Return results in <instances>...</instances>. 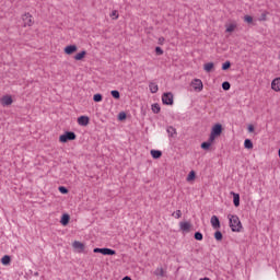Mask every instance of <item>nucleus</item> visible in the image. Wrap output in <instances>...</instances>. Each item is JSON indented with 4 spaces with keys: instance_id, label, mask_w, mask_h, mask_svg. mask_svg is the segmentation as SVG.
<instances>
[{
    "instance_id": "f257e3e1",
    "label": "nucleus",
    "mask_w": 280,
    "mask_h": 280,
    "mask_svg": "<svg viewBox=\"0 0 280 280\" xmlns=\"http://www.w3.org/2000/svg\"><path fill=\"white\" fill-rule=\"evenodd\" d=\"M228 220L230 222V229L233 233H242V221H240V217L237 214H229Z\"/></svg>"
},
{
    "instance_id": "f03ea898",
    "label": "nucleus",
    "mask_w": 280,
    "mask_h": 280,
    "mask_svg": "<svg viewBox=\"0 0 280 280\" xmlns=\"http://www.w3.org/2000/svg\"><path fill=\"white\" fill-rule=\"evenodd\" d=\"M75 139H78V136L73 131H66L59 137L60 143H68V141H75Z\"/></svg>"
},
{
    "instance_id": "7ed1b4c3",
    "label": "nucleus",
    "mask_w": 280,
    "mask_h": 280,
    "mask_svg": "<svg viewBox=\"0 0 280 280\" xmlns=\"http://www.w3.org/2000/svg\"><path fill=\"white\" fill-rule=\"evenodd\" d=\"M162 103L165 106H173L174 105V94L172 92H166L162 95Z\"/></svg>"
},
{
    "instance_id": "20e7f679",
    "label": "nucleus",
    "mask_w": 280,
    "mask_h": 280,
    "mask_svg": "<svg viewBox=\"0 0 280 280\" xmlns=\"http://www.w3.org/2000/svg\"><path fill=\"white\" fill-rule=\"evenodd\" d=\"M93 253H101V255H107V256H113V255H117V252L115 249H110L108 247H95L93 249Z\"/></svg>"
},
{
    "instance_id": "39448f33",
    "label": "nucleus",
    "mask_w": 280,
    "mask_h": 280,
    "mask_svg": "<svg viewBox=\"0 0 280 280\" xmlns=\"http://www.w3.org/2000/svg\"><path fill=\"white\" fill-rule=\"evenodd\" d=\"M22 21L24 23V27H32V25H34V20L28 12L22 15Z\"/></svg>"
},
{
    "instance_id": "423d86ee",
    "label": "nucleus",
    "mask_w": 280,
    "mask_h": 280,
    "mask_svg": "<svg viewBox=\"0 0 280 280\" xmlns=\"http://www.w3.org/2000/svg\"><path fill=\"white\" fill-rule=\"evenodd\" d=\"M191 86H192L194 91H197L198 93H200V91H202V89H205V85L202 84V80H200V79H194L191 81Z\"/></svg>"
},
{
    "instance_id": "0eeeda50",
    "label": "nucleus",
    "mask_w": 280,
    "mask_h": 280,
    "mask_svg": "<svg viewBox=\"0 0 280 280\" xmlns=\"http://www.w3.org/2000/svg\"><path fill=\"white\" fill-rule=\"evenodd\" d=\"M222 124H215L211 129V135H214L215 137H220L222 135Z\"/></svg>"
},
{
    "instance_id": "6e6552de",
    "label": "nucleus",
    "mask_w": 280,
    "mask_h": 280,
    "mask_svg": "<svg viewBox=\"0 0 280 280\" xmlns=\"http://www.w3.org/2000/svg\"><path fill=\"white\" fill-rule=\"evenodd\" d=\"M210 224L212 226V229H220V218H218V215H212L211 219H210Z\"/></svg>"
},
{
    "instance_id": "1a4fd4ad",
    "label": "nucleus",
    "mask_w": 280,
    "mask_h": 280,
    "mask_svg": "<svg viewBox=\"0 0 280 280\" xmlns=\"http://www.w3.org/2000/svg\"><path fill=\"white\" fill-rule=\"evenodd\" d=\"M72 246L78 250V253H84V248H86V246L80 241H74Z\"/></svg>"
},
{
    "instance_id": "9d476101",
    "label": "nucleus",
    "mask_w": 280,
    "mask_h": 280,
    "mask_svg": "<svg viewBox=\"0 0 280 280\" xmlns=\"http://www.w3.org/2000/svg\"><path fill=\"white\" fill-rule=\"evenodd\" d=\"M75 51H78V46L75 45H69L65 47V54H67V56H71V54H75Z\"/></svg>"
},
{
    "instance_id": "9b49d317",
    "label": "nucleus",
    "mask_w": 280,
    "mask_h": 280,
    "mask_svg": "<svg viewBox=\"0 0 280 280\" xmlns=\"http://www.w3.org/2000/svg\"><path fill=\"white\" fill-rule=\"evenodd\" d=\"M14 101L12 100V96H10V95H5V96H3L2 98H1V104H2V106H12V103H13Z\"/></svg>"
},
{
    "instance_id": "f8f14e48",
    "label": "nucleus",
    "mask_w": 280,
    "mask_h": 280,
    "mask_svg": "<svg viewBox=\"0 0 280 280\" xmlns=\"http://www.w3.org/2000/svg\"><path fill=\"white\" fill-rule=\"evenodd\" d=\"M90 121H91V118H89V116H80L78 118L79 126H89Z\"/></svg>"
},
{
    "instance_id": "ddd939ff",
    "label": "nucleus",
    "mask_w": 280,
    "mask_h": 280,
    "mask_svg": "<svg viewBox=\"0 0 280 280\" xmlns=\"http://www.w3.org/2000/svg\"><path fill=\"white\" fill-rule=\"evenodd\" d=\"M271 89H272V91H276L277 93H279V91H280V78H276V79L272 80Z\"/></svg>"
},
{
    "instance_id": "4468645a",
    "label": "nucleus",
    "mask_w": 280,
    "mask_h": 280,
    "mask_svg": "<svg viewBox=\"0 0 280 280\" xmlns=\"http://www.w3.org/2000/svg\"><path fill=\"white\" fill-rule=\"evenodd\" d=\"M179 228L182 231H184L185 233H189V230L191 229V223L189 222H180L179 223Z\"/></svg>"
},
{
    "instance_id": "2eb2a0df",
    "label": "nucleus",
    "mask_w": 280,
    "mask_h": 280,
    "mask_svg": "<svg viewBox=\"0 0 280 280\" xmlns=\"http://www.w3.org/2000/svg\"><path fill=\"white\" fill-rule=\"evenodd\" d=\"M70 220H71V217L69 214L65 213V214L61 215L60 224L62 226H67L69 224Z\"/></svg>"
},
{
    "instance_id": "dca6fc26",
    "label": "nucleus",
    "mask_w": 280,
    "mask_h": 280,
    "mask_svg": "<svg viewBox=\"0 0 280 280\" xmlns=\"http://www.w3.org/2000/svg\"><path fill=\"white\" fill-rule=\"evenodd\" d=\"M214 68H215V63L213 62H208L203 65V70L206 73H211V71H213Z\"/></svg>"
},
{
    "instance_id": "f3484780",
    "label": "nucleus",
    "mask_w": 280,
    "mask_h": 280,
    "mask_svg": "<svg viewBox=\"0 0 280 280\" xmlns=\"http://www.w3.org/2000/svg\"><path fill=\"white\" fill-rule=\"evenodd\" d=\"M11 262H12V257H10V255H4L1 258L2 266H10Z\"/></svg>"
},
{
    "instance_id": "a211bd4d",
    "label": "nucleus",
    "mask_w": 280,
    "mask_h": 280,
    "mask_svg": "<svg viewBox=\"0 0 280 280\" xmlns=\"http://www.w3.org/2000/svg\"><path fill=\"white\" fill-rule=\"evenodd\" d=\"M231 195L233 196L234 207H240V194L232 191Z\"/></svg>"
},
{
    "instance_id": "6ab92c4d",
    "label": "nucleus",
    "mask_w": 280,
    "mask_h": 280,
    "mask_svg": "<svg viewBox=\"0 0 280 280\" xmlns=\"http://www.w3.org/2000/svg\"><path fill=\"white\" fill-rule=\"evenodd\" d=\"M153 275H155V277H165V269H163V267H158Z\"/></svg>"
},
{
    "instance_id": "aec40b11",
    "label": "nucleus",
    "mask_w": 280,
    "mask_h": 280,
    "mask_svg": "<svg viewBox=\"0 0 280 280\" xmlns=\"http://www.w3.org/2000/svg\"><path fill=\"white\" fill-rule=\"evenodd\" d=\"M150 153L152 159H161V156H163V152L160 150H151Z\"/></svg>"
},
{
    "instance_id": "412c9836",
    "label": "nucleus",
    "mask_w": 280,
    "mask_h": 280,
    "mask_svg": "<svg viewBox=\"0 0 280 280\" xmlns=\"http://www.w3.org/2000/svg\"><path fill=\"white\" fill-rule=\"evenodd\" d=\"M149 89H150V92L151 93H159V84L154 83V82H151L149 84Z\"/></svg>"
},
{
    "instance_id": "4be33fe9",
    "label": "nucleus",
    "mask_w": 280,
    "mask_h": 280,
    "mask_svg": "<svg viewBox=\"0 0 280 280\" xmlns=\"http://www.w3.org/2000/svg\"><path fill=\"white\" fill-rule=\"evenodd\" d=\"M151 110L155 114V115H159L161 113V105H159V103H154L152 106H151Z\"/></svg>"
},
{
    "instance_id": "5701e85b",
    "label": "nucleus",
    "mask_w": 280,
    "mask_h": 280,
    "mask_svg": "<svg viewBox=\"0 0 280 280\" xmlns=\"http://www.w3.org/2000/svg\"><path fill=\"white\" fill-rule=\"evenodd\" d=\"M244 148L246 150H253V140L252 139H245L244 141Z\"/></svg>"
},
{
    "instance_id": "b1692460",
    "label": "nucleus",
    "mask_w": 280,
    "mask_h": 280,
    "mask_svg": "<svg viewBox=\"0 0 280 280\" xmlns=\"http://www.w3.org/2000/svg\"><path fill=\"white\" fill-rule=\"evenodd\" d=\"M186 180H187L188 183H191V180H196V171H190V172L188 173V176H187Z\"/></svg>"
},
{
    "instance_id": "393cba45",
    "label": "nucleus",
    "mask_w": 280,
    "mask_h": 280,
    "mask_svg": "<svg viewBox=\"0 0 280 280\" xmlns=\"http://www.w3.org/2000/svg\"><path fill=\"white\" fill-rule=\"evenodd\" d=\"M85 56H86V50H82L81 52L74 56V60H84Z\"/></svg>"
},
{
    "instance_id": "a878e982",
    "label": "nucleus",
    "mask_w": 280,
    "mask_h": 280,
    "mask_svg": "<svg viewBox=\"0 0 280 280\" xmlns=\"http://www.w3.org/2000/svg\"><path fill=\"white\" fill-rule=\"evenodd\" d=\"M166 132L168 137H174V135H176V128H174L173 126H170L167 127Z\"/></svg>"
},
{
    "instance_id": "bb28decb",
    "label": "nucleus",
    "mask_w": 280,
    "mask_h": 280,
    "mask_svg": "<svg viewBox=\"0 0 280 280\" xmlns=\"http://www.w3.org/2000/svg\"><path fill=\"white\" fill-rule=\"evenodd\" d=\"M110 95H112V97H114V100H119L121 97V94L117 90H113L110 92Z\"/></svg>"
},
{
    "instance_id": "cd10ccee",
    "label": "nucleus",
    "mask_w": 280,
    "mask_h": 280,
    "mask_svg": "<svg viewBox=\"0 0 280 280\" xmlns=\"http://www.w3.org/2000/svg\"><path fill=\"white\" fill-rule=\"evenodd\" d=\"M224 236L222 235V232L221 231H217L214 232V240H217V242H222V238Z\"/></svg>"
},
{
    "instance_id": "c85d7f7f",
    "label": "nucleus",
    "mask_w": 280,
    "mask_h": 280,
    "mask_svg": "<svg viewBox=\"0 0 280 280\" xmlns=\"http://www.w3.org/2000/svg\"><path fill=\"white\" fill-rule=\"evenodd\" d=\"M194 237L195 240H197V242H202L203 240V235L201 232H195Z\"/></svg>"
},
{
    "instance_id": "c756f323",
    "label": "nucleus",
    "mask_w": 280,
    "mask_h": 280,
    "mask_svg": "<svg viewBox=\"0 0 280 280\" xmlns=\"http://www.w3.org/2000/svg\"><path fill=\"white\" fill-rule=\"evenodd\" d=\"M223 91H231V83L229 81H224L222 83Z\"/></svg>"
},
{
    "instance_id": "7c9ffc66",
    "label": "nucleus",
    "mask_w": 280,
    "mask_h": 280,
    "mask_svg": "<svg viewBox=\"0 0 280 280\" xmlns=\"http://www.w3.org/2000/svg\"><path fill=\"white\" fill-rule=\"evenodd\" d=\"M172 217L178 220L179 218L183 217V212L180 210H176L175 212L172 213Z\"/></svg>"
},
{
    "instance_id": "2f4dec72",
    "label": "nucleus",
    "mask_w": 280,
    "mask_h": 280,
    "mask_svg": "<svg viewBox=\"0 0 280 280\" xmlns=\"http://www.w3.org/2000/svg\"><path fill=\"white\" fill-rule=\"evenodd\" d=\"M229 69H231V61H225L222 65V71H229Z\"/></svg>"
},
{
    "instance_id": "473e14b6",
    "label": "nucleus",
    "mask_w": 280,
    "mask_h": 280,
    "mask_svg": "<svg viewBox=\"0 0 280 280\" xmlns=\"http://www.w3.org/2000/svg\"><path fill=\"white\" fill-rule=\"evenodd\" d=\"M235 27H237V25H235V24H230V25L226 27L225 32H228V33L231 34V32H235Z\"/></svg>"
},
{
    "instance_id": "72a5a7b5",
    "label": "nucleus",
    "mask_w": 280,
    "mask_h": 280,
    "mask_svg": "<svg viewBox=\"0 0 280 280\" xmlns=\"http://www.w3.org/2000/svg\"><path fill=\"white\" fill-rule=\"evenodd\" d=\"M93 100H94V102H102V100H104V96H102V94L97 93V94H94Z\"/></svg>"
},
{
    "instance_id": "f704fd0d",
    "label": "nucleus",
    "mask_w": 280,
    "mask_h": 280,
    "mask_svg": "<svg viewBox=\"0 0 280 280\" xmlns=\"http://www.w3.org/2000/svg\"><path fill=\"white\" fill-rule=\"evenodd\" d=\"M211 148L210 142L205 141L201 143V150H209Z\"/></svg>"
},
{
    "instance_id": "c9c22d12",
    "label": "nucleus",
    "mask_w": 280,
    "mask_h": 280,
    "mask_svg": "<svg viewBox=\"0 0 280 280\" xmlns=\"http://www.w3.org/2000/svg\"><path fill=\"white\" fill-rule=\"evenodd\" d=\"M126 117H127L126 112H120L118 114L119 121H125Z\"/></svg>"
},
{
    "instance_id": "e433bc0d",
    "label": "nucleus",
    "mask_w": 280,
    "mask_h": 280,
    "mask_svg": "<svg viewBox=\"0 0 280 280\" xmlns=\"http://www.w3.org/2000/svg\"><path fill=\"white\" fill-rule=\"evenodd\" d=\"M59 191H60V194H69V188H67V187H65V186H59Z\"/></svg>"
},
{
    "instance_id": "4c0bfd02",
    "label": "nucleus",
    "mask_w": 280,
    "mask_h": 280,
    "mask_svg": "<svg viewBox=\"0 0 280 280\" xmlns=\"http://www.w3.org/2000/svg\"><path fill=\"white\" fill-rule=\"evenodd\" d=\"M155 54H156V56H163V54H164L163 48L156 46L155 47Z\"/></svg>"
},
{
    "instance_id": "58836bf2",
    "label": "nucleus",
    "mask_w": 280,
    "mask_h": 280,
    "mask_svg": "<svg viewBox=\"0 0 280 280\" xmlns=\"http://www.w3.org/2000/svg\"><path fill=\"white\" fill-rule=\"evenodd\" d=\"M244 21H245V23L250 24V23H253V16H250V15H245V16H244Z\"/></svg>"
},
{
    "instance_id": "ea45409f",
    "label": "nucleus",
    "mask_w": 280,
    "mask_h": 280,
    "mask_svg": "<svg viewBox=\"0 0 280 280\" xmlns=\"http://www.w3.org/2000/svg\"><path fill=\"white\" fill-rule=\"evenodd\" d=\"M110 16H112V19L117 20V19H119V13H117V11L114 10V11L110 13Z\"/></svg>"
},
{
    "instance_id": "a19ab883",
    "label": "nucleus",
    "mask_w": 280,
    "mask_h": 280,
    "mask_svg": "<svg viewBox=\"0 0 280 280\" xmlns=\"http://www.w3.org/2000/svg\"><path fill=\"white\" fill-rule=\"evenodd\" d=\"M215 137L217 136H214L213 133H210V137H209V139H208V143H213V141H215Z\"/></svg>"
},
{
    "instance_id": "79ce46f5",
    "label": "nucleus",
    "mask_w": 280,
    "mask_h": 280,
    "mask_svg": "<svg viewBox=\"0 0 280 280\" xmlns=\"http://www.w3.org/2000/svg\"><path fill=\"white\" fill-rule=\"evenodd\" d=\"M247 130L248 132H255V126L248 125Z\"/></svg>"
},
{
    "instance_id": "37998d69",
    "label": "nucleus",
    "mask_w": 280,
    "mask_h": 280,
    "mask_svg": "<svg viewBox=\"0 0 280 280\" xmlns=\"http://www.w3.org/2000/svg\"><path fill=\"white\" fill-rule=\"evenodd\" d=\"M266 16H267L266 12L261 13L259 21H266Z\"/></svg>"
},
{
    "instance_id": "c03bdc74",
    "label": "nucleus",
    "mask_w": 280,
    "mask_h": 280,
    "mask_svg": "<svg viewBox=\"0 0 280 280\" xmlns=\"http://www.w3.org/2000/svg\"><path fill=\"white\" fill-rule=\"evenodd\" d=\"M163 43H165V37H160L159 38V45H163Z\"/></svg>"
},
{
    "instance_id": "a18cd8bd",
    "label": "nucleus",
    "mask_w": 280,
    "mask_h": 280,
    "mask_svg": "<svg viewBox=\"0 0 280 280\" xmlns=\"http://www.w3.org/2000/svg\"><path fill=\"white\" fill-rule=\"evenodd\" d=\"M122 280H132V278H130L129 276H125Z\"/></svg>"
}]
</instances>
